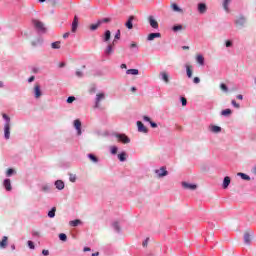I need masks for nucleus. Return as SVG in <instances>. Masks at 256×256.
<instances>
[{"mask_svg":"<svg viewBox=\"0 0 256 256\" xmlns=\"http://www.w3.org/2000/svg\"><path fill=\"white\" fill-rule=\"evenodd\" d=\"M3 185L6 189V191H12L13 187L11 186V179H5L3 181Z\"/></svg>","mask_w":256,"mask_h":256,"instance_id":"4468645a","label":"nucleus"},{"mask_svg":"<svg viewBox=\"0 0 256 256\" xmlns=\"http://www.w3.org/2000/svg\"><path fill=\"white\" fill-rule=\"evenodd\" d=\"M137 127H138L139 133H147V131H148L147 127H145V125L141 121L137 122Z\"/></svg>","mask_w":256,"mask_h":256,"instance_id":"f8f14e48","label":"nucleus"},{"mask_svg":"<svg viewBox=\"0 0 256 256\" xmlns=\"http://www.w3.org/2000/svg\"><path fill=\"white\" fill-rule=\"evenodd\" d=\"M77 77H83V72L81 70L76 71Z\"/></svg>","mask_w":256,"mask_h":256,"instance_id":"4d7b16f0","label":"nucleus"},{"mask_svg":"<svg viewBox=\"0 0 256 256\" xmlns=\"http://www.w3.org/2000/svg\"><path fill=\"white\" fill-rule=\"evenodd\" d=\"M150 125L151 127H153V129L157 128V123L150 121Z\"/></svg>","mask_w":256,"mask_h":256,"instance_id":"bf43d9fd","label":"nucleus"},{"mask_svg":"<svg viewBox=\"0 0 256 256\" xmlns=\"http://www.w3.org/2000/svg\"><path fill=\"white\" fill-rule=\"evenodd\" d=\"M161 38V33H150L147 37V41H153L154 39Z\"/></svg>","mask_w":256,"mask_h":256,"instance_id":"2eb2a0df","label":"nucleus"},{"mask_svg":"<svg viewBox=\"0 0 256 256\" xmlns=\"http://www.w3.org/2000/svg\"><path fill=\"white\" fill-rule=\"evenodd\" d=\"M196 61L197 63H199V65H205V58L203 57V55H197Z\"/></svg>","mask_w":256,"mask_h":256,"instance_id":"b1692460","label":"nucleus"},{"mask_svg":"<svg viewBox=\"0 0 256 256\" xmlns=\"http://www.w3.org/2000/svg\"><path fill=\"white\" fill-rule=\"evenodd\" d=\"M111 21L110 18H104L102 20H98L99 23H101V25H103V23H109Z\"/></svg>","mask_w":256,"mask_h":256,"instance_id":"c03bdc74","label":"nucleus"},{"mask_svg":"<svg viewBox=\"0 0 256 256\" xmlns=\"http://www.w3.org/2000/svg\"><path fill=\"white\" fill-rule=\"evenodd\" d=\"M231 3V0H224L223 2V8H224V11H227V13H229V5Z\"/></svg>","mask_w":256,"mask_h":256,"instance_id":"a878e982","label":"nucleus"},{"mask_svg":"<svg viewBox=\"0 0 256 256\" xmlns=\"http://www.w3.org/2000/svg\"><path fill=\"white\" fill-rule=\"evenodd\" d=\"M69 35H71L69 32H66L63 34V39H67V37H69Z\"/></svg>","mask_w":256,"mask_h":256,"instance_id":"0e129e2a","label":"nucleus"},{"mask_svg":"<svg viewBox=\"0 0 256 256\" xmlns=\"http://www.w3.org/2000/svg\"><path fill=\"white\" fill-rule=\"evenodd\" d=\"M212 133H221V127L219 126H211Z\"/></svg>","mask_w":256,"mask_h":256,"instance_id":"2f4dec72","label":"nucleus"},{"mask_svg":"<svg viewBox=\"0 0 256 256\" xmlns=\"http://www.w3.org/2000/svg\"><path fill=\"white\" fill-rule=\"evenodd\" d=\"M74 127H75V129L77 131V135H81V120L76 119L74 121Z\"/></svg>","mask_w":256,"mask_h":256,"instance_id":"ddd939ff","label":"nucleus"},{"mask_svg":"<svg viewBox=\"0 0 256 256\" xmlns=\"http://www.w3.org/2000/svg\"><path fill=\"white\" fill-rule=\"evenodd\" d=\"M148 21L152 29H159V22H157L153 16H149Z\"/></svg>","mask_w":256,"mask_h":256,"instance_id":"39448f33","label":"nucleus"},{"mask_svg":"<svg viewBox=\"0 0 256 256\" xmlns=\"http://www.w3.org/2000/svg\"><path fill=\"white\" fill-rule=\"evenodd\" d=\"M4 137L9 139L11 137V124L5 123L4 125Z\"/></svg>","mask_w":256,"mask_h":256,"instance_id":"7ed1b4c3","label":"nucleus"},{"mask_svg":"<svg viewBox=\"0 0 256 256\" xmlns=\"http://www.w3.org/2000/svg\"><path fill=\"white\" fill-rule=\"evenodd\" d=\"M237 175L238 177H241V179H243L244 181H251V177H249V175L245 173L239 172Z\"/></svg>","mask_w":256,"mask_h":256,"instance_id":"412c9836","label":"nucleus"},{"mask_svg":"<svg viewBox=\"0 0 256 256\" xmlns=\"http://www.w3.org/2000/svg\"><path fill=\"white\" fill-rule=\"evenodd\" d=\"M149 243V238H146V240L142 243L143 247H147Z\"/></svg>","mask_w":256,"mask_h":256,"instance_id":"6e6d98bb","label":"nucleus"},{"mask_svg":"<svg viewBox=\"0 0 256 256\" xmlns=\"http://www.w3.org/2000/svg\"><path fill=\"white\" fill-rule=\"evenodd\" d=\"M231 113H233L232 111H231V109H225V110H223L222 112H221V115H223L224 117H227L228 115H231Z\"/></svg>","mask_w":256,"mask_h":256,"instance_id":"473e14b6","label":"nucleus"},{"mask_svg":"<svg viewBox=\"0 0 256 256\" xmlns=\"http://www.w3.org/2000/svg\"><path fill=\"white\" fill-rule=\"evenodd\" d=\"M232 105H233V107H235L236 109H239V103H237V101H235V100H232Z\"/></svg>","mask_w":256,"mask_h":256,"instance_id":"3c124183","label":"nucleus"},{"mask_svg":"<svg viewBox=\"0 0 256 256\" xmlns=\"http://www.w3.org/2000/svg\"><path fill=\"white\" fill-rule=\"evenodd\" d=\"M55 187H56V189L61 191V190L65 189V183L62 180H57L55 182Z\"/></svg>","mask_w":256,"mask_h":256,"instance_id":"f3484780","label":"nucleus"},{"mask_svg":"<svg viewBox=\"0 0 256 256\" xmlns=\"http://www.w3.org/2000/svg\"><path fill=\"white\" fill-rule=\"evenodd\" d=\"M118 159L119 161H126L127 160V154L125 152H122L120 154H118Z\"/></svg>","mask_w":256,"mask_h":256,"instance_id":"c756f323","label":"nucleus"},{"mask_svg":"<svg viewBox=\"0 0 256 256\" xmlns=\"http://www.w3.org/2000/svg\"><path fill=\"white\" fill-rule=\"evenodd\" d=\"M3 119H5L6 123L11 125V118L7 116V114H2Z\"/></svg>","mask_w":256,"mask_h":256,"instance_id":"ea45409f","label":"nucleus"},{"mask_svg":"<svg viewBox=\"0 0 256 256\" xmlns=\"http://www.w3.org/2000/svg\"><path fill=\"white\" fill-rule=\"evenodd\" d=\"M28 247L30 249H35V244L33 243V241H31V240L28 241Z\"/></svg>","mask_w":256,"mask_h":256,"instance_id":"de8ad7c7","label":"nucleus"},{"mask_svg":"<svg viewBox=\"0 0 256 256\" xmlns=\"http://www.w3.org/2000/svg\"><path fill=\"white\" fill-rule=\"evenodd\" d=\"M33 25L38 29V31H45V24L39 20H33Z\"/></svg>","mask_w":256,"mask_h":256,"instance_id":"423d86ee","label":"nucleus"},{"mask_svg":"<svg viewBox=\"0 0 256 256\" xmlns=\"http://www.w3.org/2000/svg\"><path fill=\"white\" fill-rule=\"evenodd\" d=\"M111 39V31L107 30L104 34V41H109Z\"/></svg>","mask_w":256,"mask_h":256,"instance_id":"c9c22d12","label":"nucleus"},{"mask_svg":"<svg viewBox=\"0 0 256 256\" xmlns=\"http://www.w3.org/2000/svg\"><path fill=\"white\" fill-rule=\"evenodd\" d=\"M155 173H157L158 177H167L169 175V172L165 169V167H161L158 170H155Z\"/></svg>","mask_w":256,"mask_h":256,"instance_id":"0eeeda50","label":"nucleus"},{"mask_svg":"<svg viewBox=\"0 0 256 256\" xmlns=\"http://www.w3.org/2000/svg\"><path fill=\"white\" fill-rule=\"evenodd\" d=\"M220 89L222 90V91H225V93H227V91H229V88H227V85H225V84H220Z\"/></svg>","mask_w":256,"mask_h":256,"instance_id":"37998d69","label":"nucleus"},{"mask_svg":"<svg viewBox=\"0 0 256 256\" xmlns=\"http://www.w3.org/2000/svg\"><path fill=\"white\" fill-rule=\"evenodd\" d=\"M198 12H199L201 15L207 13V4H205V3H199V4H198Z\"/></svg>","mask_w":256,"mask_h":256,"instance_id":"9d476101","label":"nucleus"},{"mask_svg":"<svg viewBox=\"0 0 256 256\" xmlns=\"http://www.w3.org/2000/svg\"><path fill=\"white\" fill-rule=\"evenodd\" d=\"M244 241H245L246 245H249L251 243V235L248 234V232H246L244 234Z\"/></svg>","mask_w":256,"mask_h":256,"instance_id":"bb28decb","label":"nucleus"},{"mask_svg":"<svg viewBox=\"0 0 256 256\" xmlns=\"http://www.w3.org/2000/svg\"><path fill=\"white\" fill-rule=\"evenodd\" d=\"M135 19V16H130L128 18V21L125 23V26L127 27V29H133V21Z\"/></svg>","mask_w":256,"mask_h":256,"instance_id":"dca6fc26","label":"nucleus"},{"mask_svg":"<svg viewBox=\"0 0 256 256\" xmlns=\"http://www.w3.org/2000/svg\"><path fill=\"white\" fill-rule=\"evenodd\" d=\"M7 241H8L7 236H4V237L2 238V241H0V248H1V249H5V247H7Z\"/></svg>","mask_w":256,"mask_h":256,"instance_id":"4be33fe9","label":"nucleus"},{"mask_svg":"<svg viewBox=\"0 0 256 256\" xmlns=\"http://www.w3.org/2000/svg\"><path fill=\"white\" fill-rule=\"evenodd\" d=\"M233 45V42L231 40L226 41V47H231Z\"/></svg>","mask_w":256,"mask_h":256,"instance_id":"13d9d810","label":"nucleus"},{"mask_svg":"<svg viewBox=\"0 0 256 256\" xmlns=\"http://www.w3.org/2000/svg\"><path fill=\"white\" fill-rule=\"evenodd\" d=\"M34 95L36 99H39V97H41L42 93H41V86L39 84H35L34 86Z\"/></svg>","mask_w":256,"mask_h":256,"instance_id":"1a4fd4ad","label":"nucleus"},{"mask_svg":"<svg viewBox=\"0 0 256 256\" xmlns=\"http://www.w3.org/2000/svg\"><path fill=\"white\" fill-rule=\"evenodd\" d=\"M79 224H81V220H79V219L70 221L71 227H77V225H79Z\"/></svg>","mask_w":256,"mask_h":256,"instance_id":"72a5a7b5","label":"nucleus"},{"mask_svg":"<svg viewBox=\"0 0 256 256\" xmlns=\"http://www.w3.org/2000/svg\"><path fill=\"white\" fill-rule=\"evenodd\" d=\"M55 211H57V208L53 207L52 211L48 212V217H50L51 219H53V217H55Z\"/></svg>","mask_w":256,"mask_h":256,"instance_id":"e433bc0d","label":"nucleus"},{"mask_svg":"<svg viewBox=\"0 0 256 256\" xmlns=\"http://www.w3.org/2000/svg\"><path fill=\"white\" fill-rule=\"evenodd\" d=\"M143 119H144V121L151 123V118H149V116H144Z\"/></svg>","mask_w":256,"mask_h":256,"instance_id":"052dcab7","label":"nucleus"},{"mask_svg":"<svg viewBox=\"0 0 256 256\" xmlns=\"http://www.w3.org/2000/svg\"><path fill=\"white\" fill-rule=\"evenodd\" d=\"M83 251H84V253H87V251H91V248H89V247H84Z\"/></svg>","mask_w":256,"mask_h":256,"instance_id":"338daca9","label":"nucleus"},{"mask_svg":"<svg viewBox=\"0 0 256 256\" xmlns=\"http://www.w3.org/2000/svg\"><path fill=\"white\" fill-rule=\"evenodd\" d=\"M236 27H238L239 29H241V27H245V23H247V20L245 19L244 16H238L236 18Z\"/></svg>","mask_w":256,"mask_h":256,"instance_id":"f03ea898","label":"nucleus"},{"mask_svg":"<svg viewBox=\"0 0 256 256\" xmlns=\"http://www.w3.org/2000/svg\"><path fill=\"white\" fill-rule=\"evenodd\" d=\"M117 39H121V30H118L117 33L115 34L113 45H115Z\"/></svg>","mask_w":256,"mask_h":256,"instance_id":"f704fd0d","label":"nucleus"},{"mask_svg":"<svg viewBox=\"0 0 256 256\" xmlns=\"http://www.w3.org/2000/svg\"><path fill=\"white\" fill-rule=\"evenodd\" d=\"M32 235L39 237V232L33 231V232H32Z\"/></svg>","mask_w":256,"mask_h":256,"instance_id":"774afa93","label":"nucleus"},{"mask_svg":"<svg viewBox=\"0 0 256 256\" xmlns=\"http://www.w3.org/2000/svg\"><path fill=\"white\" fill-rule=\"evenodd\" d=\"M115 44H109L107 48L105 49V55H113V46Z\"/></svg>","mask_w":256,"mask_h":256,"instance_id":"6ab92c4d","label":"nucleus"},{"mask_svg":"<svg viewBox=\"0 0 256 256\" xmlns=\"http://www.w3.org/2000/svg\"><path fill=\"white\" fill-rule=\"evenodd\" d=\"M48 190H49V186L46 185L42 187V191H48Z\"/></svg>","mask_w":256,"mask_h":256,"instance_id":"69168bd1","label":"nucleus"},{"mask_svg":"<svg viewBox=\"0 0 256 256\" xmlns=\"http://www.w3.org/2000/svg\"><path fill=\"white\" fill-rule=\"evenodd\" d=\"M99 27H101V22L97 21V23L90 25V31H97Z\"/></svg>","mask_w":256,"mask_h":256,"instance_id":"5701e85b","label":"nucleus"},{"mask_svg":"<svg viewBox=\"0 0 256 256\" xmlns=\"http://www.w3.org/2000/svg\"><path fill=\"white\" fill-rule=\"evenodd\" d=\"M42 255L48 256L49 255V250H42Z\"/></svg>","mask_w":256,"mask_h":256,"instance_id":"680f3d73","label":"nucleus"},{"mask_svg":"<svg viewBox=\"0 0 256 256\" xmlns=\"http://www.w3.org/2000/svg\"><path fill=\"white\" fill-rule=\"evenodd\" d=\"M73 101H75V96L68 97L67 103H73Z\"/></svg>","mask_w":256,"mask_h":256,"instance_id":"8fccbe9b","label":"nucleus"},{"mask_svg":"<svg viewBox=\"0 0 256 256\" xmlns=\"http://www.w3.org/2000/svg\"><path fill=\"white\" fill-rule=\"evenodd\" d=\"M60 241H67V235L65 233L59 234Z\"/></svg>","mask_w":256,"mask_h":256,"instance_id":"79ce46f5","label":"nucleus"},{"mask_svg":"<svg viewBox=\"0 0 256 256\" xmlns=\"http://www.w3.org/2000/svg\"><path fill=\"white\" fill-rule=\"evenodd\" d=\"M77 27H79V18L75 16L72 22V28H71L72 33H77Z\"/></svg>","mask_w":256,"mask_h":256,"instance_id":"6e6552de","label":"nucleus"},{"mask_svg":"<svg viewBox=\"0 0 256 256\" xmlns=\"http://www.w3.org/2000/svg\"><path fill=\"white\" fill-rule=\"evenodd\" d=\"M127 75H139V70L138 69H129L127 70Z\"/></svg>","mask_w":256,"mask_h":256,"instance_id":"7c9ffc66","label":"nucleus"},{"mask_svg":"<svg viewBox=\"0 0 256 256\" xmlns=\"http://www.w3.org/2000/svg\"><path fill=\"white\" fill-rule=\"evenodd\" d=\"M160 75L164 82L169 83V74H167V72H161Z\"/></svg>","mask_w":256,"mask_h":256,"instance_id":"393cba45","label":"nucleus"},{"mask_svg":"<svg viewBox=\"0 0 256 256\" xmlns=\"http://www.w3.org/2000/svg\"><path fill=\"white\" fill-rule=\"evenodd\" d=\"M13 173H15V170H13V168H9V169L6 171V176H7V177H11V175H13Z\"/></svg>","mask_w":256,"mask_h":256,"instance_id":"a19ab883","label":"nucleus"},{"mask_svg":"<svg viewBox=\"0 0 256 256\" xmlns=\"http://www.w3.org/2000/svg\"><path fill=\"white\" fill-rule=\"evenodd\" d=\"M50 3H51L52 7H57L59 5V1H57V0H52V1H50Z\"/></svg>","mask_w":256,"mask_h":256,"instance_id":"a18cd8bd","label":"nucleus"},{"mask_svg":"<svg viewBox=\"0 0 256 256\" xmlns=\"http://www.w3.org/2000/svg\"><path fill=\"white\" fill-rule=\"evenodd\" d=\"M186 73H187V77H189V79H191L193 77V66L187 65Z\"/></svg>","mask_w":256,"mask_h":256,"instance_id":"a211bd4d","label":"nucleus"},{"mask_svg":"<svg viewBox=\"0 0 256 256\" xmlns=\"http://www.w3.org/2000/svg\"><path fill=\"white\" fill-rule=\"evenodd\" d=\"M101 101H105V93L103 92L96 94L95 109L101 107Z\"/></svg>","mask_w":256,"mask_h":256,"instance_id":"f257e3e1","label":"nucleus"},{"mask_svg":"<svg viewBox=\"0 0 256 256\" xmlns=\"http://www.w3.org/2000/svg\"><path fill=\"white\" fill-rule=\"evenodd\" d=\"M181 101H182L183 107H185V105H187V99L185 97H182Z\"/></svg>","mask_w":256,"mask_h":256,"instance_id":"864d4df0","label":"nucleus"},{"mask_svg":"<svg viewBox=\"0 0 256 256\" xmlns=\"http://www.w3.org/2000/svg\"><path fill=\"white\" fill-rule=\"evenodd\" d=\"M113 227H114V229H115L116 231H120L119 223L115 222V223L113 224Z\"/></svg>","mask_w":256,"mask_h":256,"instance_id":"603ef678","label":"nucleus"},{"mask_svg":"<svg viewBox=\"0 0 256 256\" xmlns=\"http://www.w3.org/2000/svg\"><path fill=\"white\" fill-rule=\"evenodd\" d=\"M171 8L173 9V11H176L177 13H183V10L179 8V6L176 3L172 4Z\"/></svg>","mask_w":256,"mask_h":256,"instance_id":"cd10ccee","label":"nucleus"},{"mask_svg":"<svg viewBox=\"0 0 256 256\" xmlns=\"http://www.w3.org/2000/svg\"><path fill=\"white\" fill-rule=\"evenodd\" d=\"M182 187H184L185 189H189L190 191H195V189H197V185L187 182H182Z\"/></svg>","mask_w":256,"mask_h":256,"instance_id":"9b49d317","label":"nucleus"},{"mask_svg":"<svg viewBox=\"0 0 256 256\" xmlns=\"http://www.w3.org/2000/svg\"><path fill=\"white\" fill-rule=\"evenodd\" d=\"M193 83H201V79H199V77H195L194 79H193Z\"/></svg>","mask_w":256,"mask_h":256,"instance_id":"5fc2aeb1","label":"nucleus"},{"mask_svg":"<svg viewBox=\"0 0 256 256\" xmlns=\"http://www.w3.org/2000/svg\"><path fill=\"white\" fill-rule=\"evenodd\" d=\"M69 181H71V183H75V181H77V176L75 174H70Z\"/></svg>","mask_w":256,"mask_h":256,"instance_id":"58836bf2","label":"nucleus"},{"mask_svg":"<svg viewBox=\"0 0 256 256\" xmlns=\"http://www.w3.org/2000/svg\"><path fill=\"white\" fill-rule=\"evenodd\" d=\"M181 29H183L182 25H177L173 27V31H181Z\"/></svg>","mask_w":256,"mask_h":256,"instance_id":"49530a36","label":"nucleus"},{"mask_svg":"<svg viewBox=\"0 0 256 256\" xmlns=\"http://www.w3.org/2000/svg\"><path fill=\"white\" fill-rule=\"evenodd\" d=\"M117 151H118L117 147L113 146V147L111 148V153H112V155H117Z\"/></svg>","mask_w":256,"mask_h":256,"instance_id":"09e8293b","label":"nucleus"},{"mask_svg":"<svg viewBox=\"0 0 256 256\" xmlns=\"http://www.w3.org/2000/svg\"><path fill=\"white\" fill-rule=\"evenodd\" d=\"M33 81H35V76H31V77L28 79V83H33Z\"/></svg>","mask_w":256,"mask_h":256,"instance_id":"e2e57ef3","label":"nucleus"},{"mask_svg":"<svg viewBox=\"0 0 256 256\" xmlns=\"http://www.w3.org/2000/svg\"><path fill=\"white\" fill-rule=\"evenodd\" d=\"M52 49H61V41H56L51 44Z\"/></svg>","mask_w":256,"mask_h":256,"instance_id":"c85d7f7f","label":"nucleus"},{"mask_svg":"<svg viewBox=\"0 0 256 256\" xmlns=\"http://www.w3.org/2000/svg\"><path fill=\"white\" fill-rule=\"evenodd\" d=\"M231 184V178L229 176H226L223 181V189H227L229 185Z\"/></svg>","mask_w":256,"mask_h":256,"instance_id":"aec40b11","label":"nucleus"},{"mask_svg":"<svg viewBox=\"0 0 256 256\" xmlns=\"http://www.w3.org/2000/svg\"><path fill=\"white\" fill-rule=\"evenodd\" d=\"M116 137L118 141H121L124 144L131 143V139H129L125 134H117Z\"/></svg>","mask_w":256,"mask_h":256,"instance_id":"20e7f679","label":"nucleus"},{"mask_svg":"<svg viewBox=\"0 0 256 256\" xmlns=\"http://www.w3.org/2000/svg\"><path fill=\"white\" fill-rule=\"evenodd\" d=\"M88 157L91 161H93V163H97L99 161V159H97L93 154H89Z\"/></svg>","mask_w":256,"mask_h":256,"instance_id":"4c0bfd02","label":"nucleus"}]
</instances>
